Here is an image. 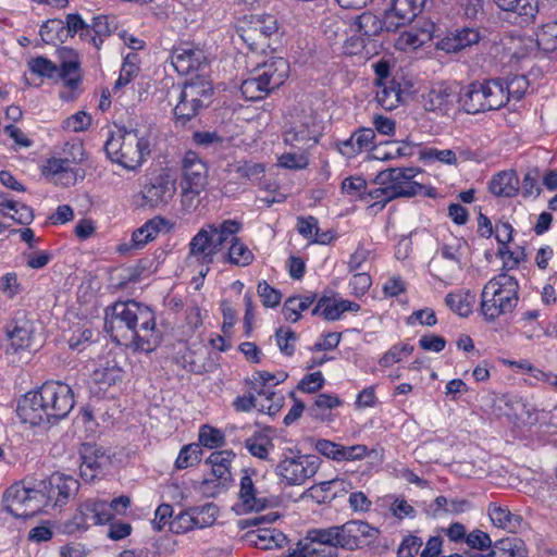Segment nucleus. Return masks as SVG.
Wrapping results in <instances>:
<instances>
[{"instance_id":"obj_27","label":"nucleus","mask_w":557,"mask_h":557,"mask_svg":"<svg viewBox=\"0 0 557 557\" xmlns=\"http://www.w3.org/2000/svg\"><path fill=\"white\" fill-rule=\"evenodd\" d=\"M488 516L494 525L511 533L520 532L525 525L521 516L512 513L507 507L496 504L488 507Z\"/></svg>"},{"instance_id":"obj_37","label":"nucleus","mask_w":557,"mask_h":557,"mask_svg":"<svg viewBox=\"0 0 557 557\" xmlns=\"http://www.w3.org/2000/svg\"><path fill=\"white\" fill-rule=\"evenodd\" d=\"M253 391L257 393V409L259 411L270 416H274L280 411L283 406V395L272 391L270 386L259 388L253 386Z\"/></svg>"},{"instance_id":"obj_57","label":"nucleus","mask_w":557,"mask_h":557,"mask_svg":"<svg viewBox=\"0 0 557 557\" xmlns=\"http://www.w3.org/2000/svg\"><path fill=\"white\" fill-rule=\"evenodd\" d=\"M278 165L290 170H301L308 165L306 151L286 152L278 158Z\"/></svg>"},{"instance_id":"obj_30","label":"nucleus","mask_w":557,"mask_h":557,"mask_svg":"<svg viewBox=\"0 0 557 557\" xmlns=\"http://www.w3.org/2000/svg\"><path fill=\"white\" fill-rule=\"evenodd\" d=\"M490 190L497 197H515L519 191V178L515 171H503L490 182Z\"/></svg>"},{"instance_id":"obj_59","label":"nucleus","mask_w":557,"mask_h":557,"mask_svg":"<svg viewBox=\"0 0 557 557\" xmlns=\"http://www.w3.org/2000/svg\"><path fill=\"white\" fill-rule=\"evenodd\" d=\"M258 295L260 296L263 306L269 308L278 306L282 299V294L270 286L265 281L258 284Z\"/></svg>"},{"instance_id":"obj_53","label":"nucleus","mask_w":557,"mask_h":557,"mask_svg":"<svg viewBox=\"0 0 557 557\" xmlns=\"http://www.w3.org/2000/svg\"><path fill=\"white\" fill-rule=\"evenodd\" d=\"M504 87L507 94V101L509 98L520 100L529 88V81L524 75H515L504 83Z\"/></svg>"},{"instance_id":"obj_28","label":"nucleus","mask_w":557,"mask_h":557,"mask_svg":"<svg viewBox=\"0 0 557 557\" xmlns=\"http://www.w3.org/2000/svg\"><path fill=\"white\" fill-rule=\"evenodd\" d=\"M458 101L467 113L485 112V98L481 82L471 83L463 88L458 95Z\"/></svg>"},{"instance_id":"obj_58","label":"nucleus","mask_w":557,"mask_h":557,"mask_svg":"<svg viewBox=\"0 0 557 557\" xmlns=\"http://www.w3.org/2000/svg\"><path fill=\"white\" fill-rule=\"evenodd\" d=\"M200 443L208 448H215L223 445L224 435L218 429L203 425L199 432Z\"/></svg>"},{"instance_id":"obj_33","label":"nucleus","mask_w":557,"mask_h":557,"mask_svg":"<svg viewBox=\"0 0 557 557\" xmlns=\"http://www.w3.org/2000/svg\"><path fill=\"white\" fill-rule=\"evenodd\" d=\"M343 532L348 549L358 547L361 539H374L379 533L377 529L364 521H348L344 523Z\"/></svg>"},{"instance_id":"obj_42","label":"nucleus","mask_w":557,"mask_h":557,"mask_svg":"<svg viewBox=\"0 0 557 557\" xmlns=\"http://www.w3.org/2000/svg\"><path fill=\"white\" fill-rule=\"evenodd\" d=\"M253 536L255 540L251 539V543L264 550L281 548L287 542V537L276 529H260Z\"/></svg>"},{"instance_id":"obj_34","label":"nucleus","mask_w":557,"mask_h":557,"mask_svg":"<svg viewBox=\"0 0 557 557\" xmlns=\"http://www.w3.org/2000/svg\"><path fill=\"white\" fill-rule=\"evenodd\" d=\"M486 111L497 110L507 103L504 82L499 78L481 82Z\"/></svg>"},{"instance_id":"obj_63","label":"nucleus","mask_w":557,"mask_h":557,"mask_svg":"<svg viewBox=\"0 0 557 557\" xmlns=\"http://www.w3.org/2000/svg\"><path fill=\"white\" fill-rule=\"evenodd\" d=\"M422 546V540L414 535L405 537L398 547V557H414L420 547Z\"/></svg>"},{"instance_id":"obj_15","label":"nucleus","mask_w":557,"mask_h":557,"mask_svg":"<svg viewBox=\"0 0 557 557\" xmlns=\"http://www.w3.org/2000/svg\"><path fill=\"white\" fill-rule=\"evenodd\" d=\"M42 491L47 497V505L53 502L54 506L65 503L78 490V481L71 475L55 472L47 481H42Z\"/></svg>"},{"instance_id":"obj_6","label":"nucleus","mask_w":557,"mask_h":557,"mask_svg":"<svg viewBox=\"0 0 557 557\" xmlns=\"http://www.w3.org/2000/svg\"><path fill=\"white\" fill-rule=\"evenodd\" d=\"M242 40L251 51H265L278 35L277 21L270 14L245 16L237 28Z\"/></svg>"},{"instance_id":"obj_49","label":"nucleus","mask_w":557,"mask_h":557,"mask_svg":"<svg viewBox=\"0 0 557 557\" xmlns=\"http://www.w3.org/2000/svg\"><path fill=\"white\" fill-rule=\"evenodd\" d=\"M473 296L466 294H447L445 298L446 305L460 317H468L471 313Z\"/></svg>"},{"instance_id":"obj_16","label":"nucleus","mask_w":557,"mask_h":557,"mask_svg":"<svg viewBox=\"0 0 557 557\" xmlns=\"http://www.w3.org/2000/svg\"><path fill=\"white\" fill-rule=\"evenodd\" d=\"M181 185L207 188L208 166L194 151L186 152L182 160Z\"/></svg>"},{"instance_id":"obj_64","label":"nucleus","mask_w":557,"mask_h":557,"mask_svg":"<svg viewBox=\"0 0 557 557\" xmlns=\"http://www.w3.org/2000/svg\"><path fill=\"white\" fill-rule=\"evenodd\" d=\"M324 384L323 375L320 371L306 375L298 384V389L306 393H315Z\"/></svg>"},{"instance_id":"obj_26","label":"nucleus","mask_w":557,"mask_h":557,"mask_svg":"<svg viewBox=\"0 0 557 557\" xmlns=\"http://www.w3.org/2000/svg\"><path fill=\"white\" fill-rule=\"evenodd\" d=\"M191 102H197L200 108L209 106L213 95L211 82L205 77H196L187 81L182 87L178 86Z\"/></svg>"},{"instance_id":"obj_45","label":"nucleus","mask_w":557,"mask_h":557,"mask_svg":"<svg viewBox=\"0 0 557 557\" xmlns=\"http://www.w3.org/2000/svg\"><path fill=\"white\" fill-rule=\"evenodd\" d=\"M243 96L250 101H256L265 97L270 89L264 85L263 81L253 73V76L245 79L240 85Z\"/></svg>"},{"instance_id":"obj_35","label":"nucleus","mask_w":557,"mask_h":557,"mask_svg":"<svg viewBox=\"0 0 557 557\" xmlns=\"http://www.w3.org/2000/svg\"><path fill=\"white\" fill-rule=\"evenodd\" d=\"M69 146V144H66ZM71 154L72 158H51L47 161V164L44 166V173L48 175H59L66 173L71 170L72 164L78 163L83 160V146L82 144H72Z\"/></svg>"},{"instance_id":"obj_22","label":"nucleus","mask_w":557,"mask_h":557,"mask_svg":"<svg viewBox=\"0 0 557 557\" xmlns=\"http://www.w3.org/2000/svg\"><path fill=\"white\" fill-rule=\"evenodd\" d=\"M350 27L361 39L363 47H366V40L370 41L371 38L385 29V16L381 20L371 12H363L352 20Z\"/></svg>"},{"instance_id":"obj_46","label":"nucleus","mask_w":557,"mask_h":557,"mask_svg":"<svg viewBox=\"0 0 557 557\" xmlns=\"http://www.w3.org/2000/svg\"><path fill=\"white\" fill-rule=\"evenodd\" d=\"M176 90L178 91V102L174 108V114L177 120L185 123L196 116L201 108L197 102H191L181 88L177 87Z\"/></svg>"},{"instance_id":"obj_3","label":"nucleus","mask_w":557,"mask_h":557,"mask_svg":"<svg viewBox=\"0 0 557 557\" xmlns=\"http://www.w3.org/2000/svg\"><path fill=\"white\" fill-rule=\"evenodd\" d=\"M157 139L151 124H136L129 129H120L104 145L108 158L126 170L136 171L149 158Z\"/></svg>"},{"instance_id":"obj_51","label":"nucleus","mask_w":557,"mask_h":557,"mask_svg":"<svg viewBox=\"0 0 557 557\" xmlns=\"http://www.w3.org/2000/svg\"><path fill=\"white\" fill-rule=\"evenodd\" d=\"M342 400L334 395L320 394L317 396L313 406L309 409L310 416L314 419L323 420V410H331L342 405Z\"/></svg>"},{"instance_id":"obj_8","label":"nucleus","mask_w":557,"mask_h":557,"mask_svg":"<svg viewBox=\"0 0 557 557\" xmlns=\"http://www.w3.org/2000/svg\"><path fill=\"white\" fill-rule=\"evenodd\" d=\"M3 503L12 516L25 519L40 512L47 506V497L42 490L16 483L5 491Z\"/></svg>"},{"instance_id":"obj_38","label":"nucleus","mask_w":557,"mask_h":557,"mask_svg":"<svg viewBox=\"0 0 557 557\" xmlns=\"http://www.w3.org/2000/svg\"><path fill=\"white\" fill-rule=\"evenodd\" d=\"M376 100L385 110H393L403 101L400 85L395 81L381 83L376 91Z\"/></svg>"},{"instance_id":"obj_54","label":"nucleus","mask_w":557,"mask_h":557,"mask_svg":"<svg viewBox=\"0 0 557 557\" xmlns=\"http://www.w3.org/2000/svg\"><path fill=\"white\" fill-rule=\"evenodd\" d=\"M375 137L374 131L371 128H361L352 134V141L357 144L356 149L345 150V156L351 158L371 147Z\"/></svg>"},{"instance_id":"obj_25","label":"nucleus","mask_w":557,"mask_h":557,"mask_svg":"<svg viewBox=\"0 0 557 557\" xmlns=\"http://www.w3.org/2000/svg\"><path fill=\"white\" fill-rule=\"evenodd\" d=\"M165 224L164 219L154 218L146 222L143 226L137 228L133 235L131 245H122L119 250L124 252L129 248L140 249L149 242L153 240L157 235L160 233L161 227Z\"/></svg>"},{"instance_id":"obj_21","label":"nucleus","mask_w":557,"mask_h":557,"mask_svg":"<svg viewBox=\"0 0 557 557\" xmlns=\"http://www.w3.org/2000/svg\"><path fill=\"white\" fill-rule=\"evenodd\" d=\"M7 335L15 350L32 348L39 344L35 325L27 319L16 320L11 329L8 327Z\"/></svg>"},{"instance_id":"obj_20","label":"nucleus","mask_w":557,"mask_h":557,"mask_svg":"<svg viewBox=\"0 0 557 557\" xmlns=\"http://www.w3.org/2000/svg\"><path fill=\"white\" fill-rule=\"evenodd\" d=\"M423 107L428 111L448 113L458 100L457 91L447 85H440L432 88L423 97Z\"/></svg>"},{"instance_id":"obj_50","label":"nucleus","mask_w":557,"mask_h":557,"mask_svg":"<svg viewBox=\"0 0 557 557\" xmlns=\"http://www.w3.org/2000/svg\"><path fill=\"white\" fill-rule=\"evenodd\" d=\"M206 188L181 185V203L185 212L191 213L197 210L201 202V194Z\"/></svg>"},{"instance_id":"obj_39","label":"nucleus","mask_w":557,"mask_h":557,"mask_svg":"<svg viewBox=\"0 0 557 557\" xmlns=\"http://www.w3.org/2000/svg\"><path fill=\"white\" fill-rule=\"evenodd\" d=\"M485 557H527V549L521 540L509 537L496 542Z\"/></svg>"},{"instance_id":"obj_60","label":"nucleus","mask_w":557,"mask_h":557,"mask_svg":"<svg viewBox=\"0 0 557 557\" xmlns=\"http://www.w3.org/2000/svg\"><path fill=\"white\" fill-rule=\"evenodd\" d=\"M420 158L422 160H437L445 164L457 163L456 154L450 149L438 150L436 148H428L420 152Z\"/></svg>"},{"instance_id":"obj_9","label":"nucleus","mask_w":557,"mask_h":557,"mask_svg":"<svg viewBox=\"0 0 557 557\" xmlns=\"http://www.w3.org/2000/svg\"><path fill=\"white\" fill-rule=\"evenodd\" d=\"M60 54L62 58L60 67L44 57H37L29 61V69L40 76L60 77L69 87L74 88L81 79L78 58L71 49H62Z\"/></svg>"},{"instance_id":"obj_14","label":"nucleus","mask_w":557,"mask_h":557,"mask_svg":"<svg viewBox=\"0 0 557 557\" xmlns=\"http://www.w3.org/2000/svg\"><path fill=\"white\" fill-rule=\"evenodd\" d=\"M425 0H393L385 11V30L396 32L410 24L422 11Z\"/></svg>"},{"instance_id":"obj_32","label":"nucleus","mask_w":557,"mask_h":557,"mask_svg":"<svg viewBox=\"0 0 557 557\" xmlns=\"http://www.w3.org/2000/svg\"><path fill=\"white\" fill-rule=\"evenodd\" d=\"M495 3L503 11L516 13L521 23H531L539 10L537 0H495Z\"/></svg>"},{"instance_id":"obj_44","label":"nucleus","mask_w":557,"mask_h":557,"mask_svg":"<svg viewBox=\"0 0 557 557\" xmlns=\"http://www.w3.org/2000/svg\"><path fill=\"white\" fill-rule=\"evenodd\" d=\"M235 457L232 450H220L212 453L207 462L211 465L212 473L220 480H228L231 475L230 467Z\"/></svg>"},{"instance_id":"obj_18","label":"nucleus","mask_w":557,"mask_h":557,"mask_svg":"<svg viewBox=\"0 0 557 557\" xmlns=\"http://www.w3.org/2000/svg\"><path fill=\"white\" fill-rule=\"evenodd\" d=\"M343 530L344 524L309 530L307 533V540L309 543L306 545L331 549L336 554V548H347L345 533Z\"/></svg>"},{"instance_id":"obj_56","label":"nucleus","mask_w":557,"mask_h":557,"mask_svg":"<svg viewBox=\"0 0 557 557\" xmlns=\"http://www.w3.org/2000/svg\"><path fill=\"white\" fill-rule=\"evenodd\" d=\"M94 380L99 384L111 386L122 380V372L115 364H108L95 370Z\"/></svg>"},{"instance_id":"obj_24","label":"nucleus","mask_w":557,"mask_h":557,"mask_svg":"<svg viewBox=\"0 0 557 557\" xmlns=\"http://www.w3.org/2000/svg\"><path fill=\"white\" fill-rule=\"evenodd\" d=\"M82 522L85 524H106L112 520L113 515L108 503L100 499H87L78 508Z\"/></svg>"},{"instance_id":"obj_41","label":"nucleus","mask_w":557,"mask_h":557,"mask_svg":"<svg viewBox=\"0 0 557 557\" xmlns=\"http://www.w3.org/2000/svg\"><path fill=\"white\" fill-rule=\"evenodd\" d=\"M245 447L253 457L261 460H268L270 450L273 449L274 444L268 434L257 432L246 438Z\"/></svg>"},{"instance_id":"obj_62","label":"nucleus","mask_w":557,"mask_h":557,"mask_svg":"<svg viewBox=\"0 0 557 557\" xmlns=\"http://www.w3.org/2000/svg\"><path fill=\"white\" fill-rule=\"evenodd\" d=\"M171 528L176 533H185L196 528L194 515H190V508L178 513L171 522Z\"/></svg>"},{"instance_id":"obj_23","label":"nucleus","mask_w":557,"mask_h":557,"mask_svg":"<svg viewBox=\"0 0 557 557\" xmlns=\"http://www.w3.org/2000/svg\"><path fill=\"white\" fill-rule=\"evenodd\" d=\"M205 55L200 49L193 47L175 48L171 55V63L180 74H189L197 70Z\"/></svg>"},{"instance_id":"obj_5","label":"nucleus","mask_w":557,"mask_h":557,"mask_svg":"<svg viewBox=\"0 0 557 557\" xmlns=\"http://www.w3.org/2000/svg\"><path fill=\"white\" fill-rule=\"evenodd\" d=\"M517 280L500 273L491 278L481 293V313L485 321L493 322L500 315L511 312L519 300Z\"/></svg>"},{"instance_id":"obj_4","label":"nucleus","mask_w":557,"mask_h":557,"mask_svg":"<svg viewBox=\"0 0 557 557\" xmlns=\"http://www.w3.org/2000/svg\"><path fill=\"white\" fill-rule=\"evenodd\" d=\"M240 228L242 224L236 220L203 225L189 242L187 262L209 265Z\"/></svg>"},{"instance_id":"obj_43","label":"nucleus","mask_w":557,"mask_h":557,"mask_svg":"<svg viewBox=\"0 0 557 557\" xmlns=\"http://www.w3.org/2000/svg\"><path fill=\"white\" fill-rule=\"evenodd\" d=\"M314 300V295L289 297L283 305L282 313L287 321L297 322L301 317V312L307 310Z\"/></svg>"},{"instance_id":"obj_29","label":"nucleus","mask_w":557,"mask_h":557,"mask_svg":"<svg viewBox=\"0 0 557 557\" xmlns=\"http://www.w3.org/2000/svg\"><path fill=\"white\" fill-rule=\"evenodd\" d=\"M481 39V34L478 28L463 27L457 29L451 36L446 37L442 41V48L447 52H457L476 45Z\"/></svg>"},{"instance_id":"obj_17","label":"nucleus","mask_w":557,"mask_h":557,"mask_svg":"<svg viewBox=\"0 0 557 557\" xmlns=\"http://www.w3.org/2000/svg\"><path fill=\"white\" fill-rule=\"evenodd\" d=\"M81 458V476L86 482H91L110 462L102 448L91 444L82 446Z\"/></svg>"},{"instance_id":"obj_48","label":"nucleus","mask_w":557,"mask_h":557,"mask_svg":"<svg viewBox=\"0 0 557 557\" xmlns=\"http://www.w3.org/2000/svg\"><path fill=\"white\" fill-rule=\"evenodd\" d=\"M218 512V507L212 503L190 508V515H194L196 528L199 529L212 525L216 520Z\"/></svg>"},{"instance_id":"obj_2","label":"nucleus","mask_w":557,"mask_h":557,"mask_svg":"<svg viewBox=\"0 0 557 557\" xmlns=\"http://www.w3.org/2000/svg\"><path fill=\"white\" fill-rule=\"evenodd\" d=\"M74 407L72 388L60 381L45 382L38 391L28 392L17 406L24 423L39 425L65 418Z\"/></svg>"},{"instance_id":"obj_11","label":"nucleus","mask_w":557,"mask_h":557,"mask_svg":"<svg viewBox=\"0 0 557 557\" xmlns=\"http://www.w3.org/2000/svg\"><path fill=\"white\" fill-rule=\"evenodd\" d=\"M261 479L255 471H243L239 483V506L244 511H260L275 503V498L260 485Z\"/></svg>"},{"instance_id":"obj_55","label":"nucleus","mask_w":557,"mask_h":557,"mask_svg":"<svg viewBox=\"0 0 557 557\" xmlns=\"http://www.w3.org/2000/svg\"><path fill=\"white\" fill-rule=\"evenodd\" d=\"M395 151H384L381 147L374 148V158L379 160H389L396 157H405L412 154V146L406 143L399 144L398 141H391L388 144Z\"/></svg>"},{"instance_id":"obj_61","label":"nucleus","mask_w":557,"mask_h":557,"mask_svg":"<svg viewBox=\"0 0 557 557\" xmlns=\"http://www.w3.org/2000/svg\"><path fill=\"white\" fill-rule=\"evenodd\" d=\"M91 124V117L84 111H79L63 122V128L71 132L85 131Z\"/></svg>"},{"instance_id":"obj_31","label":"nucleus","mask_w":557,"mask_h":557,"mask_svg":"<svg viewBox=\"0 0 557 557\" xmlns=\"http://www.w3.org/2000/svg\"><path fill=\"white\" fill-rule=\"evenodd\" d=\"M227 172L234 180L255 183L264 176L265 169L262 163L238 161L228 164Z\"/></svg>"},{"instance_id":"obj_1","label":"nucleus","mask_w":557,"mask_h":557,"mask_svg":"<svg viewBox=\"0 0 557 557\" xmlns=\"http://www.w3.org/2000/svg\"><path fill=\"white\" fill-rule=\"evenodd\" d=\"M106 329L115 342L145 352L154 350L161 342L154 312L134 300L115 302L106 320Z\"/></svg>"},{"instance_id":"obj_10","label":"nucleus","mask_w":557,"mask_h":557,"mask_svg":"<svg viewBox=\"0 0 557 557\" xmlns=\"http://www.w3.org/2000/svg\"><path fill=\"white\" fill-rule=\"evenodd\" d=\"M418 173L419 170L414 168H392L381 171L376 176V182L387 185V199L412 197L423 189L422 184L413 181Z\"/></svg>"},{"instance_id":"obj_47","label":"nucleus","mask_w":557,"mask_h":557,"mask_svg":"<svg viewBox=\"0 0 557 557\" xmlns=\"http://www.w3.org/2000/svg\"><path fill=\"white\" fill-rule=\"evenodd\" d=\"M536 36L537 45L543 51H557V20L543 25Z\"/></svg>"},{"instance_id":"obj_19","label":"nucleus","mask_w":557,"mask_h":557,"mask_svg":"<svg viewBox=\"0 0 557 557\" xmlns=\"http://www.w3.org/2000/svg\"><path fill=\"white\" fill-rule=\"evenodd\" d=\"M256 74L271 90L278 88L289 74V64L283 58H272L255 70Z\"/></svg>"},{"instance_id":"obj_36","label":"nucleus","mask_w":557,"mask_h":557,"mask_svg":"<svg viewBox=\"0 0 557 557\" xmlns=\"http://www.w3.org/2000/svg\"><path fill=\"white\" fill-rule=\"evenodd\" d=\"M461 268V261H448L438 256H434L429 262L430 273L444 283L455 280Z\"/></svg>"},{"instance_id":"obj_52","label":"nucleus","mask_w":557,"mask_h":557,"mask_svg":"<svg viewBox=\"0 0 557 557\" xmlns=\"http://www.w3.org/2000/svg\"><path fill=\"white\" fill-rule=\"evenodd\" d=\"M201 448L197 444H189L184 446L176 460L175 466L177 469H186L199 462Z\"/></svg>"},{"instance_id":"obj_12","label":"nucleus","mask_w":557,"mask_h":557,"mask_svg":"<svg viewBox=\"0 0 557 557\" xmlns=\"http://www.w3.org/2000/svg\"><path fill=\"white\" fill-rule=\"evenodd\" d=\"M176 193V180L166 170L150 177L143 186L141 195L145 206L149 208H165Z\"/></svg>"},{"instance_id":"obj_7","label":"nucleus","mask_w":557,"mask_h":557,"mask_svg":"<svg viewBox=\"0 0 557 557\" xmlns=\"http://www.w3.org/2000/svg\"><path fill=\"white\" fill-rule=\"evenodd\" d=\"M320 468V458L300 451L284 455L275 468L276 475L288 486L302 485Z\"/></svg>"},{"instance_id":"obj_13","label":"nucleus","mask_w":557,"mask_h":557,"mask_svg":"<svg viewBox=\"0 0 557 557\" xmlns=\"http://www.w3.org/2000/svg\"><path fill=\"white\" fill-rule=\"evenodd\" d=\"M314 117L311 114H296L285 126L284 143L299 151H307L317 143Z\"/></svg>"},{"instance_id":"obj_40","label":"nucleus","mask_w":557,"mask_h":557,"mask_svg":"<svg viewBox=\"0 0 557 557\" xmlns=\"http://www.w3.org/2000/svg\"><path fill=\"white\" fill-rule=\"evenodd\" d=\"M227 243L231 244V246L226 253V260L231 264L247 267L253 261L255 256L252 251L238 237H236V235H234L232 239H228Z\"/></svg>"}]
</instances>
